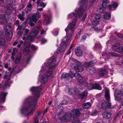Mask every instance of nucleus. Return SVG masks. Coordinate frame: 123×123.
Returning a JSON list of instances; mask_svg holds the SVG:
<instances>
[{
  "instance_id": "obj_43",
  "label": "nucleus",
  "mask_w": 123,
  "mask_h": 123,
  "mask_svg": "<svg viewBox=\"0 0 123 123\" xmlns=\"http://www.w3.org/2000/svg\"><path fill=\"white\" fill-rule=\"evenodd\" d=\"M89 72L91 74H95L96 72V70L95 68H93L90 70Z\"/></svg>"
},
{
  "instance_id": "obj_59",
  "label": "nucleus",
  "mask_w": 123,
  "mask_h": 123,
  "mask_svg": "<svg viewBox=\"0 0 123 123\" xmlns=\"http://www.w3.org/2000/svg\"><path fill=\"white\" fill-rule=\"evenodd\" d=\"M71 50H70V49H69L68 50V52L67 54V55H69V54H70V53H71Z\"/></svg>"
},
{
  "instance_id": "obj_39",
  "label": "nucleus",
  "mask_w": 123,
  "mask_h": 123,
  "mask_svg": "<svg viewBox=\"0 0 123 123\" xmlns=\"http://www.w3.org/2000/svg\"><path fill=\"white\" fill-rule=\"evenodd\" d=\"M22 28V26H21L18 25V28L17 29V30H18V34L19 35H21L22 34V33L21 32H20V31H21Z\"/></svg>"
},
{
  "instance_id": "obj_14",
  "label": "nucleus",
  "mask_w": 123,
  "mask_h": 123,
  "mask_svg": "<svg viewBox=\"0 0 123 123\" xmlns=\"http://www.w3.org/2000/svg\"><path fill=\"white\" fill-rule=\"evenodd\" d=\"M41 17V13L38 11L36 13H34L31 15L30 18L31 21L35 23L39 18H40Z\"/></svg>"
},
{
  "instance_id": "obj_48",
  "label": "nucleus",
  "mask_w": 123,
  "mask_h": 123,
  "mask_svg": "<svg viewBox=\"0 0 123 123\" xmlns=\"http://www.w3.org/2000/svg\"><path fill=\"white\" fill-rule=\"evenodd\" d=\"M98 114V112L96 111L95 110L94 111L92 112L91 114L92 116H96Z\"/></svg>"
},
{
  "instance_id": "obj_45",
  "label": "nucleus",
  "mask_w": 123,
  "mask_h": 123,
  "mask_svg": "<svg viewBox=\"0 0 123 123\" xmlns=\"http://www.w3.org/2000/svg\"><path fill=\"white\" fill-rule=\"evenodd\" d=\"M9 85L8 84V83H6L4 85V90L6 89L9 88Z\"/></svg>"
},
{
  "instance_id": "obj_12",
  "label": "nucleus",
  "mask_w": 123,
  "mask_h": 123,
  "mask_svg": "<svg viewBox=\"0 0 123 123\" xmlns=\"http://www.w3.org/2000/svg\"><path fill=\"white\" fill-rule=\"evenodd\" d=\"M110 1L108 0H104L102 3V7L98 6L97 9V11L101 13H103L104 12H105L104 8H105L107 7L106 5Z\"/></svg>"
},
{
  "instance_id": "obj_42",
  "label": "nucleus",
  "mask_w": 123,
  "mask_h": 123,
  "mask_svg": "<svg viewBox=\"0 0 123 123\" xmlns=\"http://www.w3.org/2000/svg\"><path fill=\"white\" fill-rule=\"evenodd\" d=\"M101 16L100 15L96 14L95 16V18L96 20L100 21Z\"/></svg>"
},
{
  "instance_id": "obj_11",
  "label": "nucleus",
  "mask_w": 123,
  "mask_h": 123,
  "mask_svg": "<svg viewBox=\"0 0 123 123\" xmlns=\"http://www.w3.org/2000/svg\"><path fill=\"white\" fill-rule=\"evenodd\" d=\"M112 48L114 51L121 54H123V46H121L119 43L113 45Z\"/></svg>"
},
{
  "instance_id": "obj_7",
  "label": "nucleus",
  "mask_w": 123,
  "mask_h": 123,
  "mask_svg": "<svg viewBox=\"0 0 123 123\" xmlns=\"http://www.w3.org/2000/svg\"><path fill=\"white\" fill-rule=\"evenodd\" d=\"M68 93L70 95H77L81 98H86L88 93L87 91H85L81 94L80 91L78 90L77 89L74 90L73 88H69L68 90Z\"/></svg>"
},
{
  "instance_id": "obj_49",
  "label": "nucleus",
  "mask_w": 123,
  "mask_h": 123,
  "mask_svg": "<svg viewBox=\"0 0 123 123\" xmlns=\"http://www.w3.org/2000/svg\"><path fill=\"white\" fill-rule=\"evenodd\" d=\"M40 31V35L42 36H43L45 34L46 31H44V30L42 29V30H41Z\"/></svg>"
},
{
  "instance_id": "obj_1",
  "label": "nucleus",
  "mask_w": 123,
  "mask_h": 123,
  "mask_svg": "<svg viewBox=\"0 0 123 123\" xmlns=\"http://www.w3.org/2000/svg\"><path fill=\"white\" fill-rule=\"evenodd\" d=\"M42 89L41 86L32 87L30 88V91L34 95V97L29 96L25 100L23 105L20 109L21 113L25 114L26 112L30 109V111L27 114V117L32 115L36 108V100L39 96V92Z\"/></svg>"
},
{
  "instance_id": "obj_18",
  "label": "nucleus",
  "mask_w": 123,
  "mask_h": 123,
  "mask_svg": "<svg viewBox=\"0 0 123 123\" xmlns=\"http://www.w3.org/2000/svg\"><path fill=\"white\" fill-rule=\"evenodd\" d=\"M111 4L112 5H109L108 7L109 11L114 10L118 6V4L116 2H112Z\"/></svg>"
},
{
  "instance_id": "obj_36",
  "label": "nucleus",
  "mask_w": 123,
  "mask_h": 123,
  "mask_svg": "<svg viewBox=\"0 0 123 123\" xmlns=\"http://www.w3.org/2000/svg\"><path fill=\"white\" fill-rule=\"evenodd\" d=\"M75 61L76 60L75 59H70L69 60L68 64L69 65H70V66H72L74 63L73 62H75Z\"/></svg>"
},
{
  "instance_id": "obj_19",
  "label": "nucleus",
  "mask_w": 123,
  "mask_h": 123,
  "mask_svg": "<svg viewBox=\"0 0 123 123\" xmlns=\"http://www.w3.org/2000/svg\"><path fill=\"white\" fill-rule=\"evenodd\" d=\"M7 94L6 92H2L0 95V103H2L4 102L6 97Z\"/></svg>"
},
{
  "instance_id": "obj_61",
  "label": "nucleus",
  "mask_w": 123,
  "mask_h": 123,
  "mask_svg": "<svg viewBox=\"0 0 123 123\" xmlns=\"http://www.w3.org/2000/svg\"><path fill=\"white\" fill-rule=\"evenodd\" d=\"M41 2L40 0H38L37 2V4H40Z\"/></svg>"
},
{
  "instance_id": "obj_9",
  "label": "nucleus",
  "mask_w": 123,
  "mask_h": 123,
  "mask_svg": "<svg viewBox=\"0 0 123 123\" xmlns=\"http://www.w3.org/2000/svg\"><path fill=\"white\" fill-rule=\"evenodd\" d=\"M85 86H86L88 89L91 90L93 89H95L98 90H101L102 89L101 86L99 84L97 83L93 84L92 83L88 84L86 82H85L84 84Z\"/></svg>"
},
{
  "instance_id": "obj_41",
  "label": "nucleus",
  "mask_w": 123,
  "mask_h": 123,
  "mask_svg": "<svg viewBox=\"0 0 123 123\" xmlns=\"http://www.w3.org/2000/svg\"><path fill=\"white\" fill-rule=\"evenodd\" d=\"M99 21H98L96 20H95L92 21V23L93 25L96 26L98 25L99 24Z\"/></svg>"
},
{
  "instance_id": "obj_38",
  "label": "nucleus",
  "mask_w": 123,
  "mask_h": 123,
  "mask_svg": "<svg viewBox=\"0 0 123 123\" xmlns=\"http://www.w3.org/2000/svg\"><path fill=\"white\" fill-rule=\"evenodd\" d=\"M81 30L80 29H78V32H77L75 36V37L76 38L78 39L80 37V35L81 33Z\"/></svg>"
},
{
  "instance_id": "obj_28",
  "label": "nucleus",
  "mask_w": 123,
  "mask_h": 123,
  "mask_svg": "<svg viewBox=\"0 0 123 123\" xmlns=\"http://www.w3.org/2000/svg\"><path fill=\"white\" fill-rule=\"evenodd\" d=\"M37 43L39 42L40 40L41 41V43L43 44L46 43L47 41V40L44 38H42L40 36L38 37L37 38Z\"/></svg>"
},
{
  "instance_id": "obj_47",
  "label": "nucleus",
  "mask_w": 123,
  "mask_h": 123,
  "mask_svg": "<svg viewBox=\"0 0 123 123\" xmlns=\"http://www.w3.org/2000/svg\"><path fill=\"white\" fill-rule=\"evenodd\" d=\"M29 31V30L27 29H25L24 31V35L25 36L27 35Z\"/></svg>"
},
{
  "instance_id": "obj_33",
  "label": "nucleus",
  "mask_w": 123,
  "mask_h": 123,
  "mask_svg": "<svg viewBox=\"0 0 123 123\" xmlns=\"http://www.w3.org/2000/svg\"><path fill=\"white\" fill-rule=\"evenodd\" d=\"M103 17L105 19H109L111 18V14L110 13H106L104 15Z\"/></svg>"
},
{
  "instance_id": "obj_3",
  "label": "nucleus",
  "mask_w": 123,
  "mask_h": 123,
  "mask_svg": "<svg viewBox=\"0 0 123 123\" xmlns=\"http://www.w3.org/2000/svg\"><path fill=\"white\" fill-rule=\"evenodd\" d=\"M87 0H81L79 3V5L81 6L78 8L76 9L74 12H72L69 14L68 15L67 18L68 19L71 20L73 19L77 21L78 16L80 18L82 15L84 16L82 18V20L84 21L86 17L87 14L86 13L87 10V7L85 4V3ZM89 2L91 3H93L96 0H89Z\"/></svg>"
},
{
  "instance_id": "obj_8",
  "label": "nucleus",
  "mask_w": 123,
  "mask_h": 123,
  "mask_svg": "<svg viewBox=\"0 0 123 123\" xmlns=\"http://www.w3.org/2000/svg\"><path fill=\"white\" fill-rule=\"evenodd\" d=\"M70 38L65 37L63 38L60 45L58 49L59 51L63 52L65 51L67 45L69 44L71 40L70 39Z\"/></svg>"
},
{
  "instance_id": "obj_4",
  "label": "nucleus",
  "mask_w": 123,
  "mask_h": 123,
  "mask_svg": "<svg viewBox=\"0 0 123 123\" xmlns=\"http://www.w3.org/2000/svg\"><path fill=\"white\" fill-rule=\"evenodd\" d=\"M83 109L82 108L74 109L71 111V113L70 112L66 113L62 117V119L63 120L65 121H70L71 119L75 117L78 116L80 114V111L81 110L83 111Z\"/></svg>"
},
{
  "instance_id": "obj_46",
  "label": "nucleus",
  "mask_w": 123,
  "mask_h": 123,
  "mask_svg": "<svg viewBox=\"0 0 123 123\" xmlns=\"http://www.w3.org/2000/svg\"><path fill=\"white\" fill-rule=\"evenodd\" d=\"M5 41L4 39L0 38V45L3 44L5 43Z\"/></svg>"
},
{
  "instance_id": "obj_24",
  "label": "nucleus",
  "mask_w": 123,
  "mask_h": 123,
  "mask_svg": "<svg viewBox=\"0 0 123 123\" xmlns=\"http://www.w3.org/2000/svg\"><path fill=\"white\" fill-rule=\"evenodd\" d=\"M105 98L107 100L109 101L110 98L109 93L110 91L107 88H105Z\"/></svg>"
},
{
  "instance_id": "obj_58",
  "label": "nucleus",
  "mask_w": 123,
  "mask_h": 123,
  "mask_svg": "<svg viewBox=\"0 0 123 123\" xmlns=\"http://www.w3.org/2000/svg\"><path fill=\"white\" fill-rule=\"evenodd\" d=\"M19 21L18 20H17L16 21V23H15V25H16L17 26L19 25H19Z\"/></svg>"
},
{
  "instance_id": "obj_37",
  "label": "nucleus",
  "mask_w": 123,
  "mask_h": 123,
  "mask_svg": "<svg viewBox=\"0 0 123 123\" xmlns=\"http://www.w3.org/2000/svg\"><path fill=\"white\" fill-rule=\"evenodd\" d=\"M73 123H80V121L78 117L73 118Z\"/></svg>"
},
{
  "instance_id": "obj_40",
  "label": "nucleus",
  "mask_w": 123,
  "mask_h": 123,
  "mask_svg": "<svg viewBox=\"0 0 123 123\" xmlns=\"http://www.w3.org/2000/svg\"><path fill=\"white\" fill-rule=\"evenodd\" d=\"M11 78V74L10 73H9V75L8 76H7L6 75H5L3 77V79H6L7 80H8L10 79Z\"/></svg>"
},
{
  "instance_id": "obj_17",
  "label": "nucleus",
  "mask_w": 123,
  "mask_h": 123,
  "mask_svg": "<svg viewBox=\"0 0 123 123\" xmlns=\"http://www.w3.org/2000/svg\"><path fill=\"white\" fill-rule=\"evenodd\" d=\"M5 30L7 32L10 37H12V31L11 26L9 25L6 26Z\"/></svg>"
},
{
  "instance_id": "obj_30",
  "label": "nucleus",
  "mask_w": 123,
  "mask_h": 123,
  "mask_svg": "<svg viewBox=\"0 0 123 123\" xmlns=\"http://www.w3.org/2000/svg\"><path fill=\"white\" fill-rule=\"evenodd\" d=\"M107 73V71L105 69H101L99 73V75L100 76H102Z\"/></svg>"
},
{
  "instance_id": "obj_26",
  "label": "nucleus",
  "mask_w": 123,
  "mask_h": 123,
  "mask_svg": "<svg viewBox=\"0 0 123 123\" xmlns=\"http://www.w3.org/2000/svg\"><path fill=\"white\" fill-rule=\"evenodd\" d=\"M7 1L6 2V5L5 6V7L7 8L10 6H12L13 5V4L12 3L14 1H11V0H7Z\"/></svg>"
},
{
  "instance_id": "obj_10",
  "label": "nucleus",
  "mask_w": 123,
  "mask_h": 123,
  "mask_svg": "<svg viewBox=\"0 0 123 123\" xmlns=\"http://www.w3.org/2000/svg\"><path fill=\"white\" fill-rule=\"evenodd\" d=\"M103 57L102 58V60H106L110 58L109 57L113 56L116 57L120 56V55L114 52H109L108 53H103L102 55Z\"/></svg>"
},
{
  "instance_id": "obj_64",
  "label": "nucleus",
  "mask_w": 123,
  "mask_h": 123,
  "mask_svg": "<svg viewBox=\"0 0 123 123\" xmlns=\"http://www.w3.org/2000/svg\"><path fill=\"white\" fill-rule=\"evenodd\" d=\"M47 108L43 112L44 113H46L47 112Z\"/></svg>"
},
{
  "instance_id": "obj_6",
  "label": "nucleus",
  "mask_w": 123,
  "mask_h": 123,
  "mask_svg": "<svg viewBox=\"0 0 123 123\" xmlns=\"http://www.w3.org/2000/svg\"><path fill=\"white\" fill-rule=\"evenodd\" d=\"M40 29L39 28L35 27L31 30V33L28 35L24 43L25 45L26 44V43L31 42L33 41L34 38L38 33V31Z\"/></svg>"
},
{
  "instance_id": "obj_57",
  "label": "nucleus",
  "mask_w": 123,
  "mask_h": 123,
  "mask_svg": "<svg viewBox=\"0 0 123 123\" xmlns=\"http://www.w3.org/2000/svg\"><path fill=\"white\" fill-rule=\"evenodd\" d=\"M20 59V56L19 57H17L16 58V63L17 62H18L19 61Z\"/></svg>"
},
{
  "instance_id": "obj_56",
  "label": "nucleus",
  "mask_w": 123,
  "mask_h": 123,
  "mask_svg": "<svg viewBox=\"0 0 123 123\" xmlns=\"http://www.w3.org/2000/svg\"><path fill=\"white\" fill-rule=\"evenodd\" d=\"M123 114V111H121L119 112L117 115L116 117L118 116L120 114Z\"/></svg>"
},
{
  "instance_id": "obj_20",
  "label": "nucleus",
  "mask_w": 123,
  "mask_h": 123,
  "mask_svg": "<svg viewBox=\"0 0 123 123\" xmlns=\"http://www.w3.org/2000/svg\"><path fill=\"white\" fill-rule=\"evenodd\" d=\"M29 47L31 48L32 50H36L37 49V47L34 45H30L29 44L28 45V47H26L24 49V53L26 52H28L30 51L29 48Z\"/></svg>"
},
{
  "instance_id": "obj_54",
  "label": "nucleus",
  "mask_w": 123,
  "mask_h": 123,
  "mask_svg": "<svg viewBox=\"0 0 123 123\" xmlns=\"http://www.w3.org/2000/svg\"><path fill=\"white\" fill-rule=\"evenodd\" d=\"M86 38V37L85 35H83L82 37L81 41H84Z\"/></svg>"
},
{
  "instance_id": "obj_16",
  "label": "nucleus",
  "mask_w": 123,
  "mask_h": 123,
  "mask_svg": "<svg viewBox=\"0 0 123 123\" xmlns=\"http://www.w3.org/2000/svg\"><path fill=\"white\" fill-rule=\"evenodd\" d=\"M74 77L78 80L79 82L81 84H83L84 85L85 82L84 81L83 79L82 76L78 72H76L74 74Z\"/></svg>"
},
{
  "instance_id": "obj_5",
  "label": "nucleus",
  "mask_w": 123,
  "mask_h": 123,
  "mask_svg": "<svg viewBox=\"0 0 123 123\" xmlns=\"http://www.w3.org/2000/svg\"><path fill=\"white\" fill-rule=\"evenodd\" d=\"M76 22V20H74L72 22L70 23L65 29L67 34L65 37H70V39L71 40L72 35L75 31V28Z\"/></svg>"
},
{
  "instance_id": "obj_13",
  "label": "nucleus",
  "mask_w": 123,
  "mask_h": 123,
  "mask_svg": "<svg viewBox=\"0 0 123 123\" xmlns=\"http://www.w3.org/2000/svg\"><path fill=\"white\" fill-rule=\"evenodd\" d=\"M44 17L43 24L45 25L49 24L51 21V15L46 14L43 12V13Z\"/></svg>"
},
{
  "instance_id": "obj_53",
  "label": "nucleus",
  "mask_w": 123,
  "mask_h": 123,
  "mask_svg": "<svg viewBox=\"0 0 123 123\" xmlns=\"http://www.w3.org/2000/svg\"><path fill=\"white\" fill-rule=\"evenodd\" d=\"M33 22L32 21H31V18H30V22L29 23V24L31 26H32L34 25V23H32V22Z\"/></svg>"
},
{
  "instance_id": "obj_63",
  "label": "nucleus",
  "mask_w": 123,
  "mask_h": 123,
  "mask_svg": "<svg viewBox=\"0 0 123 123\" xmlns=\"http://www.w3.org/2000/svg\"><path fill=\"white\" fill-rule=\"evenodd\" d=\"M43 9L42 8H39V9H38V10L39 11H41L43 10Z\"/></svg>"
},
{
  "instance_id": "obj_55",
  "label": "nucleus",
  "mask_w": 123,
  "mask_h": 123,
  "mask_svg": "<svg viewBox=\"0 0 123 123\" xmlns=\"http://www.w3.org/2000/svg\"><path fill=\"white\" fill-rule=\"evenodd\" d=\"M117 35L119 37L123 38V35L120 33H118L117 34Z\"/></svg>"
},
{
  "instance_id": "obj_27",
  "label": "nucleus",
  "mask_w": 123,
  "mask_h": 123,
  "mask_svg": "<svg viewBox=\"0 0 123 123\" xmlns=\"http://www.w3.org/2000/svg\"><path fill=\"white\" fill-rule=\"evenodd\" d=\"M103 116L104 118L105 119H108L110 118L111 116V114L109 113L105 112L103 113Z\"/></svg>"
},
{
  "instance_id": "obj_25",
  "label": "nucleus",
  "mask_w": 123,
  "mask_h": 123,
  "mask_svg": "<svg viewBox=\"0 0 123 123\" xmlns=\"http://www.w3.org/2000/svg\"><path fill=\"white\" fill-rule=\"evenodd\" d=\"M62 77H63L65 78H67L68 77V78L69 79L70 78H72L74 77V73L73 74L72 73H70L69 74L67 73H64L62 75Z\"/></svg>"
},
{
  "instance_id": "obj_34",
  "label": "nucleus",
  "mask_w": 123,
  "mask_h": 123,
  "mask_svg": "<svg viewBox=\"0 0 123 123\" xmlns=\"http://www.w3.org/2000/svg\"><path fill=\"white\" fill-rule=\"evenodd\" d=\"M40 117V114H39L34 118V122L35 123H37L39 121V118Z\"/></svg>"
},
{
  "instance_id": "obj_51",
  "label": "nucleus",
  "mask_w": 123,
  "mask_h": 123,
  "mask_svg": "<svg viewBox=\"0 0 123 123\" xmlns=\"http://www.w3.org/2000/svg\"><path fill=\"white\" fill-rule=\"evenodd\" d=\"M47 4L44 3L43 2H42L41 3L40 6L41 7H43V8H44L46 6Z\"/></svg>"
},
{
  "instance_id": "obj_35",
  "label": "nucleus",
  "mask_w": 123,
  "mask_h": 123,
  "mask_svg": "<svg viewBox=\"0 0 123 123\" xmlns=\"http://www.w3.org/2000/svg\"><path fill=\"white\" fill-rule=\"evenodd\" d=\"M32 6L30 4H28L26 8H25L26 12H28L30 11L31 9V7Z\"/></svg>"
},
{
  "instance_id": "obj_50",
  "label": "nucleus",
  "mask_w": 123,
  "mask_h": 123,
  "mask_svg": "<svg viewBox=\"0 0 123 123\" xmlns=\"http://www.w3.org/2000/svg\"><path fill=\"white\" fill-rule=\"evenodd\" d=\"M17 49L15 48H13V51L12 54V56H14L16 53V52L17 51Z\"/></svg>"
},
{
  "instance_id": "obj_23",
  "label": "nucleus",
  "mask_w": 123,
  "mask_h": 123,
  "mask_svg": "<svg viewBox=\"0 0 123 123\" xmlns=\"http://www.w3.org/2000/svg\"><path fill=\"white\" fill-rule=\"evenodd\" d=\"M97 61L96 60L91 61L90 62L85 63H84V66L85 67H90L94 65L96 63Z\"/></svg>"
},
{
  "instance_id": "obj_15",
  "label": "nucleus",
  "mask_w": 123,
  "mask_h": 123,
  "mask_svg": "<svg viewBox=\"0 0 123 123\" xmlns=\"http://www.w3.org/2000/svg\"><path fill=\"white\" fill-rule=\"evenodd\" d=\"M74 68L75 70L79 72H82L84 69L83 65L80 62H78L74 66Z\"/></svg>"
},
{
  "instance_id": "obj_44",
  "label": "nucleus",
  "mask_w": 123,
  "mask_h": 123,
  "mask_svg": "<svg viewBox=\"0 0 123 123\" xmlns=\"http://www.w3.org/2000/svg\"><path fill=\"white\" fill-rule=\"evenodd\" d=\"M100 47V45L99 43H96L94 47V49H95L96 48H99Z\"/></svg>"
},
{
  "instance_id": "obj_60",
  "label": "nucleus",
  "mask_w": 123,
  "mask_h": 123,
  "mask_svg": "<svg viewBox=\"0 0 123 123\" xmlns=\"http://www.w3.org/2000/svg\"><path fill=\"white\" fill-rule=\"evenodd\" d=\"M8 65L7 64H6L5 65V67L6 68H8Z\"/></svg>"
},
{
  "instance_id": "obj_29",
  "label": "nucleus",
  "mask_w": 123,
  "mask_h": 123,
  "mask_svg": "<svg viewBox=\"0 0 123 123\" xmlns=\"http://www.w3.org/2000/svg\"><path fill=\"white\" fill-rule=\"evenodd\" d=\"M91 106V104L89 102L84 104L82 105L83 108L86 109H88Z\"/></svg>"
},
{
  "instance_id": "obj_32",
  "label": "nucleus",
  "mask_w": 123,
  "mask_h": 123,
  "mask_svg": "<svg viewBox=\"0 0 123 123\" xmlns=\"http://www.w3.org/2000/svg\"><path fill=\"white\" fill-rule=\"evenodd\" d=\"M9 18H10L9 15L7 14L0 15V19L6 20L8 19Z\"/></svg>"
},
{
  "instance_id": "obj_31",
  "label": "nucleus",
  "mask_w": 123,
  "mask_h": 123,
  "mask_svg": "<svg viewBox=\"0 0 123 123\" xmlns=\"http://www.w3.org/2000/svg\"><path fill=\"white\" fill-rule=\"evenodd\" d=\"M25 14V13L24 12H23L22 13L18 15V18L21 21H23L25 19V18L24 16Z\"/></svg>"
},
{
  "instance_id": "obj_2",
  "label": "nucleus",
  "mask_w": 123,
  "mask_h": 123,
  "mask_svg": "<svg viewBox=\"0 0 123 123\" xmlns=\"http://www.w3.org/2000/svg\"><path fill=\"white\" fill-rule=\"evenodd\" d=\"M57 63L56 59L53 56L42 65L40 71V74H43L41 78L42 83L45 84L47 82L54 69L57 66Z\"/></svg>"
},
{
  "instance_id": "obj_62",
  "label": "nucleus",
  "mask_w": 123,
  "mask_h": 123,
  "mask_svg": "<svg viewBox=\"0 0 123 123\" xmlns=\"http://www.w3.org/2000/svg\"><path fill=\"white\" fill-rule=\"evenodd\" d=\"M18 43L17 42H15L13 44V45L15 46L17 43Z\"/></svg>"
},
{
  "instance_id": "obj_22",
  "label": "nucleus",
  "mask_w": 123,
  "mask_h": 123,
  "mask_svg": "<svg viewBox=\"0 0 123 123\" xmlns=\"http://www.w3.org/2000/svg\"><path fill=\"white\" fill-rule=\"evenodd\" d=\"M75 54L77 56L80 57L81 56L82 54V50L79 48H76L75 49Z\"/></svg>"
},
{
  "instance_id": "obj_52",
  "label": "nucleus",
  "mask_w": 123,
  "mask_h": 123,
  "mask_svg": "<svg viewBox=\"0 0 123 123\" xmlns=\"http://www.w3.org/2000/svg\"><path fill=\"white\" fill-rule=\"evenodd\" d=\"M58 31H55L53 33V35L55 36H56L58 35Z\"/></svg>"
},
{
  "instance_id": "obj_21",
  "label": "nucleus",
  "mask_w": 123,
  "mask_h": 123,
  "mask_svg": "<svg viewBox=\"0 0 123 123\" xmlns=\"http://www.w3.org/2000/svg\"><path fill=\"white\" fill-rule=\"evenodd\" d=\"M111 104L108 102H105L102 103L101 105L102 109L108 108L111 107Z\"/></svg>"
}]
</instances>
